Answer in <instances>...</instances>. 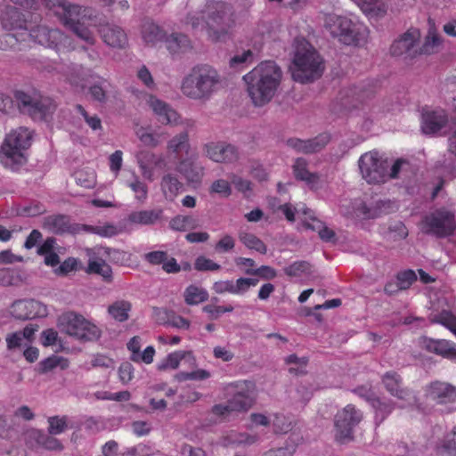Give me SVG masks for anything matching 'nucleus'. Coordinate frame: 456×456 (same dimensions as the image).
Masks as SVG:
<instances>
[{
    "instance_id": "1",
    "label": "nucleus",
    "mask_w": 456,
    "mask_h": 456,
    "mask_svg": "<svg viewBox=\"0 0 456 456\" xmlns=\"http://www.w3.org/2000/svg\"><path fill=\"white\" fill-rule=\"evenodd\" d=\"M231 7L223 2H208L199 12L188 14L186 23L195 32H205L212 41H220L226 37L234 25Z\"/></svg>"
},
{
    "instance_id": "2",
    "label": "nucleus",
    "mask_w": 456,
    "mask_h": 456,
    "mask_svg": "<svg viewBox=\"0 0 456 456\" xmlns=\"http://www.w3.org/2000/svg\"><path fill=\"white\" fill-rule=\"evenodd\" d=\"M281 70L273 61H264L243 76L248 96L256 107L272 101L281 80Z\"/></svg>"
},
{
    "instance_id": "3",
    "label": "nucleus",
    "mask_w": 456,
    "mask_h": 456,
    "mask_svg": "<svg viewBox=\"0 0 456 456\" xmlns=\"http://www.w3.org/2000/svg\"><path fill=\"white\" fill-rule=\"evenodd\" d=\"M45 6L59 16L63 23L88 44H93V28L97 26V17L93 9L70 4L59 0H42Z\"/></svg>"
},
{
    "instance_id": "4",
    "label": "nucleus",
    "mask_w": 456,
    "mask_h": 456,
    "mask_svg": "<svg viewBox=\"0 0 456 456\" xmlns=\"http://www.w3.org/2000/svg\"><path fill=\"white\" fill-rule=\"evenodd\" d=\"M33 135V132L24 126L14 128L6 134L0 146V163L12 170H18L25 165Z\"/></svg>"
},
{
    "instance_id": "5",
    "label": "nucleus",
    "mask_w": 456,
    "mask_h": 456,
    "mask_svg": "<svg viewBox=\"0 0 456 456\" xmlns=\"http://www.w3.org/2000/svg\"><path fill=\"white\" fill-rule=\"evenodd\" d=\"M221 86L218 72L210 66L194 68L183 80V94L194 100L208 99Z\"/></svg>"
},
{
    "instance_id": "6",
    "label": "nucleus",
    "mask_w": 456,
    "mask_h": 456,
    "mask_svg": "<svg viewBox=\"0 0 456 456\" xmlns=\"http://www.w3.org/2000/svg\"><path fill=\"white\" fill-rule=\"evenodd\" d=\"M358 164L362 178L369 183H383L391 178H395L406 162L397 159L390 166L388 160L381 154L371 151L362 154Z\"/></svg>"
},
{
    "instance_id": "7",
    "label": "nucleus",
    "mask_w": 456,
    "mask_h": 456,
    "mask_svg": "<svg viewBox=\"0 0 456 456\" xmlns=\"http://www.w3.org/2000/svg\"><path fill=\"white\" fill-rule=\"evenodd\" d=\"M296 81L306 83L318 78L322 72V61L314 48L306 41H297L290 67Z\"/></svg>"
},
{
    "instance_id": "8",
    "label": "nucleus",
    "mask_w": 456,
    "mask_h": 456,
    "mask_svg": "<svg viewBox=\"0 0 456 456\" xmlns=\"http://www.w3.org/2000/svg\"><path fill=\"white\" fill-rule=\"evenodd\" d=\"M324 27L333 37L347 45H360L367 41L368 28L349 18L336 13H328L324 18Z\"/></svg>"
},
{
    "instance_id": "9",
    "label": "nucleus",
    "mask_w": 456,
    "mask_h": 456,
    "mask_svg": "<svg viewBox=\"0 0 456 456\" xmlns=\"http://www.w3.org/2000/svg\"><path fill=\"white\" fill-rule=\"evenodd\" d=\"M67 80L76 91L86 94L94 101H105L109 84L90 69L76 65L69 71Z\"/></svg>"
},
{
    "instance_id": "10",
    "label": "nucleus",
    "mask_w": 456,
    "mask_h": 456,
    "mask_svg": "<svg viewBox=\"0 0 456 456\" xmlns=\"http://www.w3.org/2000/svg\"><path fill=\"white\" fill-rule=\"evenodd\" d=\"M233 394L228 404H218L213 407V413L224 416L232 411H246L251 407L256 398V385L251 381L242 380L230 384L227 387Z\"/></svg>"
},
{
    "instance_id": "11",
    "label": "nucleus",
    "mask_w": 456,
    "mask_h": 456,
    "mask_svg": "<svg viewBox=\"0 0 456 456\" xmlns=\"http://www.w3.org/2000/svg\"><path fill=\"white\" fill-rule=\"evenodd\" d=\"M58 325L62 331L79 340L93 341L101 336V330L95 323L74 312L62 314Z\"/></svg>"
},
{
    "instance_id": "12",
    "label": "nucleus",
    "mask_w": 456,
    "mask_h": 456,
    "mask_svg": "<svg viewBox=\"0 0 456 456\" xmlns=\"http://www.w3.org/2000/svg\"><path fill=\"white\" fill-rule=\"evenodd\" d=\"M284 214L286 219L294 222L300 220L306 228L317 231L322 240L330 241L333 240L335 233L329 227L325 226L322 222L314 216L313 212L305 208L304 206L294 208L290 204H284L279 207Z\"/></svg>"
},
{
    "instance_id": "13",
    "label": "nucleus",
    "mask_w": 456,
    "mask_h": 456,
    "mask_svg": "<svg viewBox=\"0 0 456 456\" xmlns=\"http://www.w3.org/2000/svg\"><path fill=\"white\" fill-rule=\"evenodd\" d=\"M390 208V201L378 200L367 205L362 200H355L354 201L343 200L339 206V211L345 216L365 220L376 218Z\"/></svg>"
},
{
    "instance_id": "14",
    "label": "nucleus",
    "mask_w": 456,
    "mask_h": 456,
    "mask_svg": "<svg viewBox=\"0 0 456 456\" xmlns=\"http://www.w3.org/2000/svg\"><path fill=\"white\" fill-rule=\"evenodd\" d=\"M456 227L454 216L446 209H438L425 216L421 230L429 234L444 237L452 234Z\"/></svg>"
},
{
    "instance_id": "15",
    "label": "nucleus",
    "mask_w": 456,
    "mask_h": 456,
    "mask_svg": "<svg viewBox=\"0 0 456 456\" xmlns=\"http://www.w3.org/2000/svg\"><path fill=\"white\" fill-rule=\"evenodd\" d=\"M362 415L349 404L339 411L335 419V437L339 442L349 440L353 428L362 420Z\"/></svg>"
},
{
    "instance_id": "16",
    "label": "nucleus",
    "mask_w": 456,
    "mask_h": 456,
    "mask_svg": "<svg viewBox=\"0 0 456 456\" xmlns=\"http://www.w3.org/2000/svg\"><path fill=\"white\" fill-rule=\"evenodd\" d=\"M135 159L142 176L150 182L156 178L157 169H161L165 166L163 155L147 150L139 151L135 154Z\"/></svg>"
},
{
    "instance_id": "17",
    "label": "nucleus",
    "mask_w": 456,
    "mask_h": 456,
    "mask_svg": "<svg viewBox=\"0 0 456 456\" xmlns=\"http://www.w3.org/2000/svg\"><path fill=\"white\" fill-rule=\"evenodd\" d=\"M20 108L34 119H46L54 110V106L47 100L34 101L24 93L16 94Z\"/></svg>"
},
{
    "instance_id": "18",
    "label": "nucleus",
    "mask_w": 456,
    "mask_h": 456,
    "mask_svg": "<svg viewBox=\"0 0 456 456\" xmlns=\"http://www.w3.org/2000/svg\"><path fill=\"white\" fill-rule=\"evenodd\" d=\"M35 41L46 47L56 48L57 51L72 48L70 40L58 29H49L46 27H38L30 34Z\"/></svg>"
},
{
    "instance_id": "19",
    "label": "nucleus",
    "mask_w": 456,
    "mask_h": 456,
    "mask_svg": "<svg viewBox=\"0 0 456 456\" xmlns=\"http://www.w3.org/2000/svg\"><path fill=\"white\" fill-rule=\"evenodd\" d=\"M10 314L16 319L27 320L45 317L48 311L46 305L39 301L18 300L12 305Z\"/></svg>"
},
{
    "instance_id": "20",
    "label": "nucleus",
    "mask_w": 456,
    "mask_h": 456,
    "mask_svg": "<svg viewBox=\"0 0 456 456\" xmlns=\"http://www.w3.org/2000/svg\"><path fill=\"white\" fill-rule=\"evenodd\" d=\"M146 103L160 123L164 125L178 124L180 119L178 113L164 101L149 94L146 96Z\"/></svg>"
},
{
    "instance_id": "21",
    "label": "nucleus",
    "mask_w": 456,
    "mask_h": 456,
    "mask_svg": "<svg viewBox=\"0 0 456 456\" xmlns=\"http://www.w3.org/2000/svg\"><path fill=\"white\" fill-rule=\"evenodd\" d=\"M206 156L217 163H230L238 159L234 146L223 142H211L204 145Z\"/></svg>"
},
{
    "instance_id": "22",
    "label": "nucleus",
    "mask_w": 456,
    "mask_h": 456,
    "mask_svg": "<svg viewBox=\"0 0 456 456\" xmlns=\"http://www.w3.org/2000/svg\"><path fill=\"white\" fill-rule=\"evenodd\" d=\"M427 397L442 405L454 403L456 401V388L448 383L436 381L428 387Z\"/></svg>"
},
{
    "instance_id": "23",
    "label": "nucleus",
    "mask_w": 456,
    "mask_h": 456,
    "mask_svg": "<svg viewBox=\"0 0 456 456\" xmlns=\"http://www.w3.org/2000/svg\"><path fill=\"white\" fill-rule=\"evenodd\" d=\"M419 345L428 352L456 362V344L452 342L445 339L421 338L419 339Z\"/></svg>"
},
{
    "instance_id": "24",
    "label": "nucleus",
    "mask_w": 456,
    "mask_h": 456,
    "mask_svg": "<svg viewBox=\"0 0 456 456\" xmlns=\"http://www.w3.org/2000/svg\"><path fill=\"white\" fill-rule=\"evenodd\" d=\"M143 339L140 336H134L127 342L126 346L130 352V359L134 362L151 364L153 362L156 354L155 348L149 346L141 351Z\"/></svg>"
},
{
    "instance_id": "25",
    "label": "nucleus",
    "mask_w": 456,
    "mask_h": 456,
    "mask_svg": "<svg viewBox=\"0 0 456 456\" xmlns=\"http://www.w3.org/2000/svg\"><path fill=\"white\" fill-rule=\"evenodd\" d=\"M446 115L443 110H425L422 113L421 129L427 134L438 132L445 124Z\"/></svg>"
},
{
    "instance_id": "26",
    "label": "nucleus",
    "mask_w": 456,
    "mask_h": 456,
    "mask_svg": "<svg viewBox=\"0 0 456 456\" xmlns=\"http://www.w3.org/2000/svg\"><path fill=\"white\" fill-rule=\"evenodd\" d=\"M196 154L190 153L185 159H181L175 170L185 177L190 183H198L203 175V168L196 165Z\"/></svg>"
},
{
    "instance_id": "27",
    "label": "nucleus",
    "mask_w": 456,
    "mask_h": 456,
    "mask_svg": "<svg viewBox=\"0 0 456 456\" xmlns=\"http://www.w3.org/2000/svg\"><path fill=\"white\" fill-rule=\"evenodd\" d=\"M420 32L417 28L409 29L400 38L395 40L391 47L390 52L393 55H402L410 53L419 42Z\"/></svg>"
},
{
    "instance_id": "28",
    "label": "nucleus",
    "mask_w": 456,
    "mask_h": 456,
    "mask_svg": "<svg viewBox=\"0 0 456 456\" xmlns=\"http://www.w3.org/2000/svg\"><path fill=\"white\" fill-rule=\"evenodd\" d=\"M182 360H185L190 366H196L197 360L191 351H175L170 353L159 364L158 370H175L179 367Z\"/></svg>"
},
{
    "instance_id": "29",
    "label": "nucleus",
    "mask_w": 456,
    "mask_h": 456,
    "mask_svg": "<svg viewBox=\"0 0 456 456\" xmlns=\"http://www.w3.org/2000/svg\"><path fill=\"white\" fill-rule=\"evenodd\" d=\"M250 419L252 426L256 427H266L273 422L274 431L279 433H286L290 429V423H288L282 416H273L271 418L262 413H253L250 416Z\"/></svg>"
},
{
    "instance_id": "30",
    "label": "nucleus",
    "mask_w": 456,
    "mask_h": 456,
    "mask_svg": "<svg viewBox=\"0 0 456 456\" xmlns=\"http://www.w3.org/2000/svg\"><path fill=\"white\" fill-rule=\"evenodd\" d=\"M383 383L391 395L398 399L407 403L414 400V395L410 391L400 388V379L395 373H387L383 378Z\"/></svg>"
},
{
    "instance_id": "31",
    "label": "nucleus",
    "mask_w": 456,
    "mask_h": 456,
    "mask_svg": "<svg viewBox=\"0 0 456 456\" xmlns=\"http://www.w3.org/2000/svg\"><path fill=\"white\" fill-rule=\"evenodd\" d=\"M370 18L384 16L388 10L387 0H353Z\"/></svg>"
},
{
    "instance_id": "32",
    "label": "nucleus",
    "mask_w": 456,
    "mask_h": 456,
    "mask_svg": "<svg viewBox=\"0 0 456 456\" xmlns=\"http://www.w3.org/2000/svg\"><path fill=\"white\" fill-rule=\"evenodd\" d=\"M160 190L165 200L174 201L182 192L183 184L175 176L168 173L164 175L161 178Z\"/></svg>"
},
{
    "instance_id": "33",
    "label": "nucleus",
    "mask_w": 456,
    "mask_h": 456,
    "mask_svg": "<svg viewBox=\"0 0 456 456\" xmlns=\"http://www.w3.org/2000/svg\"><path fill=\"white\" fill-rule=\"evenodd\" d=\"M356 392L360 396L364 397L367 401L370 402L372 407L375 409L376 419H379L380 421H382L392 411L393 408L391 405L381 402L375 396L371 390L360 387Z\"/></svg>"
},
{
    "instance_id": "34",
    "label": "nucleus",
    "mask_w": 456,
    "mask_h": 456,
    "mask_svg": "<svg viewBox=\"0 0 456 456\" xmlns=\"http://www.w3.org/2000/svg\"><path fill=\"white\" fill-rule=\"evenodd\" d=\"M99 32L103 41L110 46L122 47L126 44V36L118 27L106 25Z\"/></svg>"
},
{
    "instance_id": "35",
    "label": "nucleus",
    "mask_w": 456,
    "mask_h": 456,
    "mask_svg": "<svg viewBox=\"0 0 456 456\" xmlns=\"http://www.w3.org/2000/svg\"><path fill=\"white\" fill-rule=\"evenodd\" d=\"M328 142V136L322 135L314 140L303 141L293 139L289 142V145L298 151L311 153L321 150Z\"/></svg>"
},
{
    "instance_id": "36",
    "label": "nucleus",
    "mask_w": 456,
    "mask_h": 456,
    "mask_svg": "<svg viewBox=\"0 0 456 456\" xmlns=\"http://www.w3.org/2000/svg\"><path fill=\"white\" fill-rule=\"evenodd\" d=\"M161 210H140L129 214L127 221L133 224L151 225L161 216Z\"/></svg>"
},
{
    "instance_id": "37",
    "label": "nucleus",
    "mask_w": 456,
    "mask_h": 456,
    "mask_svg": "<svg viewBox=\"0 0 456 456\" xmlns=\"http://www.w3.org/2000/svg\"><path fill=\"white\" fill-rule=\"evenodd\" d=\"M294 175L297 179L305 181L312 188H316L319 177L310 173L306 168V162L303 159H297L293 165Z\"/></svg>"
},
{
    "instance_id": "38",
    "label": "nucleus",
    "mask_w": 456,
    "mask_h": 456,
    "mask_svg": "<svg viewBox=\"0 0 456 456\" xmlns=\"http://www.w3.org/2000/svg\"><path fill=\"white\" fill-rule=\"evenodd\" d=\"M142 37L146 45L155 46L164 39L165 35L159 26L146 22L142 26Z\"/></svg>"
},
{
    "instance_id": "39",
    "label": "nucleus",
    "mask_w": 456,
    "mask_h": 456,
    "mask_svg": "<svg viewBox=\"0 0 456 456\" xmlns=\"http://www.w3.org/2000/svg\"><path fill=\"white\" fill-rule=\"evenodd\" d=\"M254 53L250 49L237 50L233 55L230 57L229 66L235 70H240L252 63Z\"/></svg>"
},
{
    "instance_id": "40",
    "label": "nucleus",
    "mask_w": 456,
    "mask_h": 456,
    "mask_svg": "<svg viewBox=\"0 0 456 456\" xmlns=\"http://www.w3.org/2000/svg\"><path fill=\"white\" fill-rule=\"evenodd\" d=\"M165 44L168 51L172 53H178L190 48L191 43L186 36L173 33L164 37Z\"/></svg>"
},
{
    "instance_id": "41",
    "label": "nucleus",
    "mask_w": 456,
    "mask_h": 456,
    "mask_svg": "<svg viewBox=\"0 0 456 456\" xmlns=\"http://www.w3.org/2000/svg\"><path fill=\"white\" fill-rule=\"evenodd\" d=\"M183 297L187 305H194L207 301L208 298V293L201 287L190 285L184 290Z\"/></svg>"
},
{
    "instance_id": "42",
    "label": "nucleus",
    "mask_w": 456,
    "mask_h": 456,
    "mask_svg": "<svg viewBox=\"0 0 456 456\" xmlns=\"http://www.w3.org/2000/svg\"><path fill=\"white\" fill-rule=\"evenodd\" d=\"M86 272L97 273L105 280H110L112 274L110 266L103 259L92 256L89 257Z\"/></svg>"
},
{
    "instance_id": "43",
    "label": "nucleus",
    "mask_w": 456,
    "mask_h": 456,
    "mask_svg": "<svg viewBox=\"0 0 456 456\" xmlns=\"http://www.w3.org/2000/svg\"><path fill=\"white\" fill-rule=\"evenodd\" d=\"M131 304L126 300H118L108 307V313L114 320L125 322L129 318Z\"/></svg>"
},
{
    "instance_id": "44",
    "label": "nucleus",
    "mask_w": 456,
    "mask_h": 456,
    "mask_svg": "<svg viewBox=\"0 0 456 456\" xmlns=\"http://www.w3.org/2000/svg\"><path fill=\"white\" fill-rule=\"evenodd\" d=\"M126 186L133 191L137 202L142 204L146 202L149 192L148 185L138 175H134L131 181L127 182Z\"/></svg>"
},
{
    "instance_id": "45",
    "label": "nucleus",
    "mask_w": 456,
    "mask_h": 456,
    "mask_svg": "<svg viewBox=\"0 0 456 456\" xmlns=\"http://www.w3.org/2000/svg\"><path fill=\"white\" fill-rule=\"evenodd\" d=\"M167 148L170 152L175 153L176 155L181 152H184L186 155H189L190 144L187 133H181L173 137L168 142Z\"/></svg>"
},
{
    "instance_id": "46",
    "label": "nucleus",
    "mask_w": 456,
    "mask_h": 456,
    "mask_svg": "<svg viewBox=\"0 0 456 456\" xmlns=\"http://www.w3.org/2000/svg\"><path fill=\"white\" fill-rule=\"evenodd\" d=\"M199 226V220L193 216L179 215L170 221V227L175 231H186Z\"/></svg>"
},
{
    "instance_id": "47",
    "label": "nucleus",
    "mask_w": 456,
    "mask_h": 456,
    "mask_svg": "<svg viewBox=\"0 0 456 456\" xmlns=\"http://www.w3.org/2000/svg\"><path fill=\"white\" fill-rule=\"evenodd\" d=\"M135 134L140 142L148 147H157L162 141L160 134L152 133L148 127H137Z\"/></svg>"
},
{
    "instance_id": "48",
    "label": "nucleus",
    "mask_w": 456,
    "mask_h": 456,
    "mask_svg": "<svg viewBox=\"0 0 456 456\" xmlns=\"http://www.w3.org/2000/svg\"><path fill=\"white\" fill-rule=\"evenodd\" d=\"M85 229L92 233L104 238L116 236L122 232L118 226L110 223L99 224L94 226H86Z\"/></svg>"
},
{
    "instance_id": "49",
    "label": "nucleus",
    "mask_w": 456,
    "mask_h": 456,
    "mask_svg": "<svg viewBox=\"0 0 456 456\" xmlns=\"http://www.w3.org/2000/svg\"><path fill=\"white\" fill-rule=\"evenodd\" d=\"M240 240L249 249H254L259 253L265 254L266 247L262 240L256 236L248 232H240L239 235Z\"/></svg>"
},
{
    "instance_id": "50",
    "label": "nucleus",
    "mask_w": 456,
    "mask_h": 456,
    "mask_svg": "<svg viewBox=\"0 0 456 456\" xmlns=\"http://www.w3.org/2000/svg\"><path fill=\"white\" fill-rule=\"evenodd\" d=\"M285 362L289 366V370L291 373L301 374L305 371L308 360L305 357L290 354L285 359Z\"/></svg>"
},
{
    "instance_id": "51",
    "label": "nucleus",
    "mask_w": 456,
    "mask_h": 456,
    "mask_svg": "<svg viewBox=\"0 0 456 456\" xmlns=\"http://www.w3.org/2000/svg\"><path fill=\"white\" fill-rule=\"evenodd\" d=\"M441 45V37L434 29H429L424 44V52L427 53L436 52Z\"/></svg>"
},
{
    "instance_id": "52",
    "label": "nucleus",
    "mask_w": 456,
    "mask_h": 456,
    "mask_svg": "<svg viewBox=\"0 0 456 456\" xmlns=\"http://www.w3.org/2000/svg\"><path fill=\"white\" fill-rule=\"evenodd\" d=\"M67 428V419L65 417H50L48 419V432L50 435H60Z\"/></svg>"
},
{
    "instance_id": "53",
    "label": "nucleus",
    "mask_w": 456,
    "mask_h": 456,
    "mask_svg": "<svg viewBox=\"0 0 456 456\" xmlns=\"http://www.w3.org/2000/svg\"><path fill=\"white\" fill-rule=\"evenodd\" d=\"M40 366L44 372H47L58 366H60L61 369H65L68 367V362L65 359L60 356L53 355L42 361L40 362Z\"/></svg>"
},
{
    "instance_id": "54",
    "label": "nucleus",
    "mask_w": 456,
    "mask_h": 456,
    "mask_svg": "<svg viewBox=\"0 0 456 456\" xmlns=\"http://www.w3.org/2000/svg\"><path fill=\"white\" fill-rule=\"evenodd\" d=\"M45 433L38 429L28 430L25 434V441L28 447L38 448L41 445Z\"/></svg>"
},
{
    "instance_id": "55",
    "label": "nucleus",
    "mask_w": 456,
    "mask_h": 456,
    "mask_svg": "<svg viewBox=\"0 0 456 456\" xmlns=\"http://www.w3.org/2000/svg\"><path fill=\"white\" fill-rule=\"evenodd\" d=\"M257 283V279L240 278L236 281V282H233V294H243L251 287L256 286Z\"/></svg>"
},
{
    "instance_id": "56",
    "label": "nucleus",
    "mask_w": 456,
    "mask_h": 456,
    "mask_svg": "<svg viewBox=\"0 0 456 456\" xmlns=\"http://www.w3.org/2000/svg\"><path fill=\"white\" fill-rule=\"evenodd\" d=\"M76 180L81 186L85 188H92L95 185L96 175L92 170L89 172L78 171L76 173Z\"/></svg>"
},
{
    "instance_id": "57",
    "label": "nucleus",
    "mask_w": 456,
    "mask_h": 456,
    "mask_svg": "<svg viewBox=\"0 0 456 456\" xmlns=\"http://www.w3.org/2000/svg\"><path fill=\"white\" fill-rule=\"evenodd\" d=\"M408 230L402 222H395L389 226L387 236L389 239L397 240L406 238Z\"/></svg>"
},
{
    "instance_id": "58",
    "label": "nucleus",
    "mask_w": 456,
    "mask_h": 456,
    "mask_svg": "<svg viewBox=\"0 0 456 456\" xmlns=\"http://www.w3.org/2000/svg\"><path fill=\"white\" fill-rule=\"evenodd\" d=\"M79 262L77 258L69 257L63 261L55 270L57 275H66L73 271L77 270Z\"/></svg>"
},
{
    "instance_id": "59",
    "label": "nucleus",
    "mask_w": 456,
    "mask_h": 456,
    "mask_svg": "<svg viewBox=\"0 0 456 456\" xmlns=\"http://www.w3.org/2000/svg\"><path fill=\"white\" fill-rule=\"evenodd\" d=\"M194 267L198 271H217L220 269L218 264L203 256L196 258Z\"/></svg>"
},
{
    "instance_id": "60",
    "label": "nucleus",
    "mask_w": 456,
    "mask_h": 456,
    "mask_svg": "<svg viewBox=\"0 0 456 456\" xmlns=\"http://www.w3.org/2000/svg\"><path fill=\"white\" fill-rule=\"evenodd\" d=\"M21 336L22 334L20 331L8 334L5 338L7 348L9 350H14L22 346H26L28 343Z\"/></svg>"
},
{
    "instance_id": "61",
    "label": "nucleus",
    "mask_w": 456,
    "mask_h": 456,
    "mask_svg": "<svg viewBox=\"0 0 456 456\" xmlns=\"http://www.w3.org/2000/svg\"><path fill=\"white\" fill-rule=\"evenodd\" d=\"M235 247V240L229 234L221 237L215 246V249L218 253H224L233 249Z\"/></svg>"
},
{
    "instance_id": "62",
    "label": "nucleus",
    "mask_w": 456,
    "mask_h": 456,
    "mask_svg": "<svg viewBox=\"0 0 456 456\" xmlns=\"http://www.w3.org/2000/svg\"><path fill=\"white\" fill-rule=\"evenodd\" d=\"M110 162V169L114 174L115 177H117L119 174V171L122 167L123 163V153L121 151L118 150L114 151L109 158Z\"/></svg>"
},
{
    "instance_id": "63",
    "label": "nucleus",
    "mask_w": 456,
    "mask_h": 456,
    "mask_svg": "<svg viewBox=\"0 0 456 456\" xmlns=\"http://www.w3.org/2000/svg\"><path fill=\"white\" fill-rule=\"evenodd\" d=\"M416 279L417 276L413 271L407 270L402 272L397 276L398 288L400 289H406Z\"/></svg>"
},
{
    "instance_id": "64",
    "label": "nucleus",
    "mask_w": 456,
    "mask_h": 456,
    "mask_svg": "<svg viewBox=\"0 0 456 456\" xmlns=\"http://www.w3.org/2000/svg\"><path fill=\"white\" fill-rule=\"evenodd\" d=\"M176 456H207V454L201 448L183 444L181 446Z\"/></svg>"
}]
</instances>
